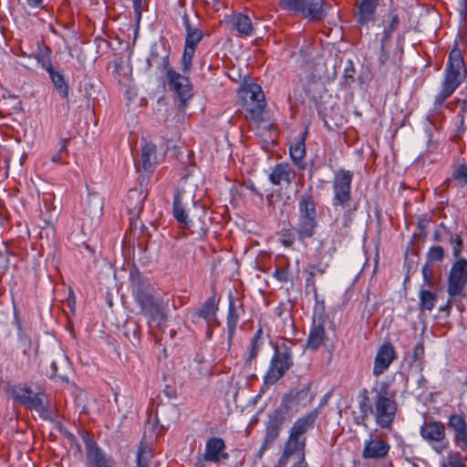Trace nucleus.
I'll use <instances>...</instances> for the list:
<instances>
[{"label":"nucleus","instance_id":"1","mask_svg":"<svg viewBox=\"0 0 467 467\" xmlns=\"http://www.w3.org/2000/svg\"><path fill=\"white\" fill-rule=\"evenodd\" d=\"M358 408L360 414L354 416L355 424L366 427L371 415L378 427L390 431L399 411L396 391L390 389L388 382H382L379 389L372 388L370 391L364 388L358 394Z\"/></svg>","mask_w":467,"mask_h":467},{"label":"nucleus","instance_id":"2","mask_svg":"<svg viewBox=\"0 0 467 467\" xmlns=\"http://www.w3.org/2000/svg\"><path fill=\"white\" fill-rule=\"evenodd\" d=\"M309 386H305L300 389H290L283 396L282 402L279 408L268 416V420L265 426V434L263 443L259 450L260 453L265 452L274 442L278 439L283 425L289 418V412L293 408H296L306 400L309 395Z\"/></svg>","mask_w":467,"mask_h":467},{"label":"nucleus","instance_id":"3","mask_svg":"<svg viewBox=\"0 0 467 467\" xmlns=\"http://www.w3.org/2000/svg\"><path fill=\"white\" fill-rule=\"evenodd\" d=\"M317 226V202L312 192H305L298 199V238L305 240L314 236Z\"/></svg>","mask_w":467,"mask_h":467},{"label":"nucleus","instance_id":"4","mask_svg":"<svg viewBox=\"0 0 467 467\" xmlns=\"http://www.w3.org/2000/svg\"><path fill=\"white\" fill-rule=\"evenodd\" d=\"M275 353L271 358L269 368L265 375L266 385H274L281 379L293 367L292 349L285 343L275 346Z\"/></svg>","mask_w":467,"mask_h":467},{"label":"nucleus","instance_id":"5","mask_svg":"<svg viewBox=\"0 0 467 467\" xmlns=\"http://www.w3.org/2000/svg\"><path fill=\"white\" fill-rule=\"evenodd\" d=\"M467 78V67L459 45L454 43L448 55L443 88H458Z\"/></svg>","mask_w":467,"mask_h":467},{"label":"nucleus","instance_id":"6","mask_svg":"<svg viewBox=\"0 0 467 467\" xmlns=\"http://www.w3.org/2000/svg\"><path fill=\"white\" fill-rule=\"evenodd\" d=\"M329 327H333V330H335V327L327 314H315L312 317L309 334L306 341V348L317 351L320 348L325 347L330 340L329 334L327 329Z\"/></svg>","mask_w":467,"mask_h":467},{"label":"nucleus","instance_id":"7","mask_svg":"<svg viewBox=\"0 0 467 467\" xmlns=\"http://www.w3.org/2000/svg\"><path fill=\"white\" fill-rule=\"evenodd\" d=\"M353 172L345 169L337 170L332 182L333 205L346 208L352 200L351 185Z\"/></svg>","mask_w":467,"mask_h":467},{"label":"nucleus","instance_id":"8","mask_svg":"<svg viewBox=\"0 0 467 467\" xmlns=\"http://www.w3.org/2000/svg\"><path fill=\"white\" fill-rule=\"evenodd\" d=\"M390 444L389 436L377 429L369 433L362 451V457L366 460H383L389 452Z\"/></svg>","mask_w":467,"mask_h":467},{"label":"nucleus","instance_id":"9","mask_svg":"<svg viewBox=\"0 0 467 467\" xmlns=\"http://www.w3.org/2000/svg\"><path fill=\"white\" fill-rule=\"evenodd\" d=\"M467 285V260H456L450 270L448 276L447 293L450 296L466 297L464 287Z\"/></svg>","mask_w":467,"mask_h":467},{"label":"nucleus","instance_id":"10","mask_svg":"<svg viewBox=\"0 0 467 467\" xmlns=\"http://www.w3.org/2000/svg\"><path fill=\"white\" fill-rule=\"evenodd\" d=\"M171 47L162 40L155 41L150 45L146 59L148 71L155 70L159 77L171 66Z\"/></svg>","mask_w":467,"mask_h":467},{"label":"nucleus","instance_id":"11","mask_svg":"<svg viewBox=\"0 0 467 467\" xmlns=\"http://www.w3.org/2000/svg\"><path fill=\"white\" fill-rule=\"evenodd\" d=\"M403 50L399 46H393L392 42L380 41L379 54V69L385 72L397 71L401 67Z\"/></svg>","mask_w":467,"mask_h":467},{"label":"nucleus","instance_id":"12","mask_svg":"<svg viewBox=\"0 0 467 467\" xmlns=\"http://www.w3.org/2000/svg\"><path fill=\"white\" fill-rule=\"evenodd\" d=\"M330 8L331 5L327 0H302L295 14L316 23L324 20Z\"/></svg>","mask_w":467,"mask_h":467},{"label":"nucleus","instance_id":"13","mask_svg":"<svg viewBox=\"0 0 467 467\" xmlns=\"http://www.w3.org/2000/svg\"><path fill=\"white\" fill-rule=\"evenodd\" d=\"M245 96L249 95L250 100L246 103L245 111L247 117L257 124L265 121L264 114L266 109L265 95L263 89H239Z\"/></svg>","mask_w":467,"mask_h":467},{"label":"nucleus","instance_id":"14","mask_svg":"<svg viewBox=\"0 0 467 467\" xmlns=\"http://www.w3.org/2000/svg\"><path fill=\"white\" fill-rule=\"evenodd\" d=\"M420 435L430 442H440L438 446L434 447L438 453H441L449 446L448 441H444L446 437L445 425L441 421H425L420 427Z\"/></svg>","mask_w":467,"mask_h":467},{"label":"nucleus","instance_id":"15","mask_svg":"<svg viewBox=\"0 0 467 467\" xmlns=\"http://www.w3.org/2000/svg\"><path fill=\"white\" fill-rule=\"evenodd\" d=\"M12 399L16 402L36 411H43L45 410L42 394L34 393L26 385L19 384L15 386L12 389Z\"/></svg>","mask_w":467,"mask_h":467},{"label":"nucleus","instance_id":"16","mask_svg":"<svg viewBox=\"0 0 467 467\" xmlns=\"http://www.w3.org/2000/svg\"><path fill=\"white\" fill-rule=\"evenodd\" d=\"M193 202L192 196L185 191H177L173 198L172 213L183 228H188L192 222L189 218V205Z\"/></svg>","mask_w":467,"mask_h":467},{"label":"nucleus","instance_id":"17","mask_svg":"<svg viewBox=\"0 0 467 467\" xmlns=\"http://www.w3.org/2000/svg\"><path fill=\"white\" fill-rule=\"evenodd\" d=\"M397 358V352L389 341L381 344L376 353L373 365V375L379 377L386 372Z\"/></svg>","mask_w":467,"mask_h":467},{"label":"nucleus","instance_id":"18","mask_svg":"<svg viewBox=\"0 0 467 467\" xmlns=\"http://www.w3.org/2000/svg\"><path fill=\"white\" fill-rule=\"evenodd\" d=\"M296 172L292 165L287 161H281L276 163L269 173L268 179L275 186L284 184L288 187L296 180Z\"/></svg>","mask_w":467,"mask_h":467},{"label":"nucleus","instance_id":"19","mask_svg":"<svg viewBox=\"0 0 467 467\" xmlns=\"http://www.w3.org/2000/svg\"><path fill=\"white\" fill-rule=\"evenodd\" d=\"M380 0H356V22L360 26H368L376 20V14Z\"/></svg>","mask_w":467,"mask_h":467},{"label":"nucleus","instance_id":"20","mask_svg":"<svg viewBox=\"0 0 467 467\" xmlns=\"http://www.w3.org/2000/svg\"><path fill=\"white\" fill-rule=\"evenodd\" d=\"M449 428L454 431V440L462 451H467V423L461 414H451L448 421Z\"/></svg>","mask_w":467,"mask_h":467},{"label":"nucleus","instance_id":"21","mask_svg":"<svg viewBox=\"0 0 467 467\" xmlns=\"http://www.w3.org/2000/svg\"><path fill=\"white\" fill-rule=\"evenodd\" d=\"M307 129L296 139L295 141L289 147V156L293 163L300 170L304 171L306 168V162L305 158L306 155V140L307 137Z\"/></svg>","mask_w":467,"mask_h":467},{"label":"nucleus","instance_id":"22","mask_svg":"<svg viewBox=\"0 0 467 467\" xmlns=\"http://www.w3.org/2000/svg\"><path fill=\"white\" fill-rule=\"evenodd\" d=\"M319 416V409H315L306 415L298 418L292 427L290 428V431L298 435L301 438H306L305 434L309 431L314 429L316 425V421Z\"/></svg>","mask_w":467,"mask_h":467},{"label":"nucleus","instance_id":"23","mask_svg":"<svg viewBox=\"0 0 467 467\" xmlns=\"http://www.w3.org/2000/svg\"><path fill=\"white\" fill-rule=\"evenodd\" d=\"M131 280V293L136 302L141 300L150 294H153V288L148 278L142 276L140 273L132 274Z\"/></svg>","mask_w":467,"mask_h":467},{"label":"nucleus","instance_id":"24","mask_svg":"<svg viewBox=\"0 0 467 467\" xmlns=\"http://www.w3.org/2000/svg\"><path fill=\"white\" fill-rule=\"evenodd\" d=\"M400 24V14L397 8H390L382 21L383 32L380 41L391 42L393 34L398 30Z\"/></svg>","mask_w":467,"mask_h":467},{"label":"nucleus","instance_id":"25","mask_svg":"<svg viewBox=\"0 0 467 467\" xmlns=\"http://www.w3.org/2000/svg\"><path fill=\"white\" fill-rule=\"evenodd\" d=\"M162 156L157 153V147L152 142L146 141L141 147V162L146 171H152L160 163Z\"/></svg>","mask_w":467,"mask_h":467},{"label":"nucleus","instance_id":"26","mask_svg":"<svg viewBox=\"0 0 467 467\" xmlns=\"http://www.w3.org/2000/svg\"><path fill=\"white\" fill-rule=\"evenodd\" d=\"M442 186L445 189H449L450 187L463 188L467 186V163L462 162L457 164L453 168L451 176L443 182Z\"/></svg>","mask_w":467,"mask_h":467},{"label":"nucleus","instance_id":"27","mask_svg":"<svg viewBox=\"0 0 467 467\" xmlns=\"http://www.w3.org/2000/svg\"><path fill=\"white\" fill-rule=\"evenodd\" d=\"M224 442L220 438H211L206 442L204 458L210 462H219L222 458H228L224 452Z\"/></svg>","mask_w":467,"mask_h":467},{"label":"nucleus","instance_id":"28","mask_svg":"<svg viewBox=\"0 0 467 467\" xmlns=\"http://www.w3.org/2000/svg\"><path fill=\"white\" fill-rule=\"evenodd\" d=\"M306 445V438H301L289 431V435L285 442L283 451L291 457L295 454H299L301 459L305 460Z\"/></svg>","mask_w":467,"mask_h":467},{"label":"nucleus","instance_id":"29","mask_svg":"<svg viewBox=\"0 0 467 467\" xmlns=\"http://www.w3.org/2000/svg\"><path fill=\"white\" fill-rule=\"evenodd\" d=\"M188 73H179L171 65L159 78H164L170 88H190Z\"/></svg>","mask_w":467,"mask_h":467},{"label":"nucleus","instance_id":"30","mask_svg":"<svg viewBox=\"0 0 467 467\" xmlns=\"http://www.w3.org/2000/svg\"><path fill=\"white\" fill-rule=\"evenodd\" d=\"M274 277L280 283H287L291 280L290 261L284 254H279L275 259Z\"/></svg>","mask_w":467,"mask_h":467},{"label":"nucleus","instance_id":"31","mask_svg":"<svg viewBox=\"0 0 467 467\" xmlns=\"http://www.w3.org/2000/svg\"><path fill=\"white\" fill-rule=\"evenodd\" d=\"M148 319V326L150 329L153 327H162L167 320L164 304L153 307L150 311L143 315Z\"/></svg>","mask_w":467,"mask_h":467},{"label":"nucleus","instance_id":"32","mask_svg":"<svg viewBox=\"0 0 467 467\" xmlns=\"http://www.w3.org/2000/svg\"><path fill=\"white\" fill-rule=\"evenodd\" d=\"M235 30L240 36H250L254 34V26L248 14L235 15Z\"/></svg>","mask_w":467,"mask_h":467},{"label":"nucleus","instance_id":"33","mask_svg":"<svg viewBox=\"0 0 467 467\" xmlns=\"http://www.w3.org/2000/svg\"><path fill=\"white\" fill-rule=\"evenodd\" d=\"M262 336L263 329L259 328L251 338L249 346L244 354L245 363L251 364V362L257 357L260 346L262 344Z\"/></svg>","mask_w":467,"mask_h":467},{"label":"nucleus","instance_id":"34","mask_svg":"<svg viewBox=\"0 0 467 467\" xmlns=\"http://www.w3.org/2000/svg\"><path fill=\"white\" fill-rule=\"evenodd\" d=\"M438 300V296L435 292L423 289L420 290V303L419 309L421 313L425 311H431Z\"/></svg>","mask_w":467,"mask_h":467},{"label":"nucleus","instance_id":"35","mask_svg":"<svg viewBox=\"0 0 467 467\" xmlns=\"http://www.w3.org/2000/svg\"><path fill=\"white\" fill-rule=\"evenodd\" d=\"M425 348L424 341L420 339L413 348L411 360L410 362V367H415L420 372H422L425 364Z\"/></svg>","mask_w":467,"mask_h":467},{"label":"nucleus","instance_id":"36","mask_svg":"<svg viewBox=\"0 0 467 467\" xmlns=\"http://www.w3.org/2000/svg\"><path fill=\"white\" fill-rule=\"evenodd\" d=\"M102 199L99 195L88 194L87 200V206L85 208V211L88 213V214L92 218L99 217L102 214Z\"/></svg>","mask_w":467,"mask_h":467},{"label":"nucleus","instance_id":"37","mask_svg":"<svg viewBox=\"0 0 467 467\" xmlns=\"http://www.w3.org/2000/svg\"><path fill=\"white\" fill-rule=\"evenodd\" d=\"M358 204H355L352 208L345 211L342 214V223L341 227L338 228L337 234L340 237H347L348 235V231L353 223V213L357 211Z\"/></svg>","mask_w":467,"mask_h":467},{"label":"nucleus","instance_id":"38","mask_svg":"<svg viewBox=\"0 0 467 467\" xmlns=\"http://www.w3.org/2000/svg\"><path fill=\"white\" fill-rule=\"evenodd\" d=\"M217 310L215 297L211 296L209 297L203 305L196 311V315L199 317H202L203 319L209 320L211 319Z\"/></svg>","mask_w":467,"mask_h":467},{"label":"nucleus","instance_id":"39","mask_svg":"<svg viewBox=\"0 0 467 467\" xmlns=\"http://www.w3.org/2000/svg\"><path fill=\"white\" fill-rule=\"evenodd\" d=\"M174 103L180 109H184L188 101L192 98V89H171Z\"/></svg>","mask_w":467,"mask_h":467},{"label":"nucleus","instance_id":"40","mask_svg":"<svg viewBox=\"0 0 467 467\" xmlns=\"http://www.w3.org/2000/svg\"><path fill=\"white\" fill-rule=\"evenodd\" d=\"M358 83L359 78L357 75L353 63L349 61L348 66L345 67L341 85L344 88H351L352 86L358 85Z\"/></svg>","mask_w":467,"mask_h":467},{"label":"nucleus","instance_id":"41","mask_svg":"<svg viewBox=\"0 0 467 467\" xmlns=\"http://www.w3.org/2000/svg\"><path fill=\"white\" fill-rule=\"evenodd\" d=\"M136 303L139 305L141 314L144 315L153 309V307L163 303V300L155 296L154 294H150Z\"/></svg>","mask_w":467,"mask_h":467},{"label":"nucleus","instance_id":"42","mask_svg":"<svg viewBox=\"0 0 467 467\" xmlns=\"http://www.w3.org/2000/svg\"><path fill=\"white\" fill-rule=\"evenodd\" d=\"M280 244L286 248H291L296 241L295 229L293 227L283 228L277 233Z\"/></svg>","mask_w":467,"mask_h":467},{"label":"nucleus","instance_id":"43","mask_svg":"<svg viewBox=\"0 0 467 467\" xmlns=\"http://www.w3.org/2000/svg\"><path fill=\"white\" fill-rule=\"evenodd\" d=\"M445 250L441 245H432L426 254V262L434 265L436 262H442L445 258Z\"/></svg>","mask_w":467,"mask_h":467},{"label":"nucleus","instance_id":"44","mask_svg":"<svg viewBox=\"0 0 467 467\" xmlns=\"http://www.w3.org/2000/svg\"><path fill=\"white\" fill-rule=\"evenodd\" d=\"M195 49L196 48L194 47L184 45V49L181 60L182 70L184 73H189L191 70Z\"/></svg>","mask_w":467,"mask_h":467},{"label":"nucleus","instance_id":"45","mask_svg":"<svg viewBox=\"0 0 467 467\" xmlns=\"http://www.w3.org/2000/svg\"><path fill=\"white\" fill-rule=\"evenodd\" d=\"M67 146H68V139H61L59 140V149L58 150L53 154L51 157V161L56 164L64 163V159L67 156Z\"/></svg>","mask_w":467,"mask_h":467},{"label":"nucleus","instance_id":"46","mask_svg":"<svg viewBox=\"0 0 467 467\" xmlns=\"http://www.w3.org/2000/svg\"><path fill=\"white\" fill-rule=\"evenodd\" d=\"M422 275L424 283L429 287L436 285V279L434 277V265L426 262L422 266Z\"/></svg>","mask_w":467,"mask_h":467},{"label":"nucleus","instance_id":"47","mask_svg":"<svg viewBox=\"0 0 467 467\" xmlns=\"http://www.w3.org/2000/svg\"><path fill=\"white\" fill-rule=\"evenodd\" d=\"M462 299L459 296H450L446 302V304L439 308L441 313H444L446 317H449L451 314V310L453 305H456L457 308L462 312L464 310V306L461 301Z\"/></svg>","mask_w":467,"mask_h":467},{"label":"nucleus","instance_id":"48","mask_svg":"<svg viewBox=\"0 0 467 467\" xmlns=\"http://www.w3.org/2000/svg\"><path fill=\"white\" fill-rule=\"evenodd\" d=\"M151 457V451L147 447L140 446L136 457L137 467H149V462Z\"/></svg>","mask_w":467,"mask_h":467},{"label":"nucleus","instance_id":"49","mask_svg":"<svg viewBox=\"0 0 467 467\" xmlns=\"http://www.w3.org/2000/svg\"><path fill=\"white\" fill-rule=\"evenodd\" d=\"M450 243L452 245L453 256L456 258V260L461 259V254L464 249L463 240L461 234H451L450 238Z\"/></svg>","mask_w":467,"mask_h":467},{"label":"nucleus","instance_id":"50","mask_svg":"<svg viewBox=\"0 0 467 467\" xmlns=\"http://www.w3.org/2000/svg\"><path fill=\"white\" fill-rule=\"evenodd\" d=\"M442 467H467L460 452H450Z\"/></svg>","mask_w":467,"mask_h":467},{"label":"nucleus","instance_id":"51","mask_svg":"<svg viewBox=\"0 0 467 467\" xmlns=\"http://www.w3.org/2000/svg\"><path fill=\"white\" fill-rule=\"evenodd\" d=\"M48 76L55 88H67V84L60 69L54 67L48 72Z\"/></svg>","mask_w":467,"mask_h":467},{"label":"nucleus","instance_id":"52","mask_svg":"<svg viewBox=\"0 0 467 467\" xmlns=\"http://www.w3.org/2000/svg\"><path fill=\"white\" fill-rule=\"evenodd\" d=\"M203 34L200 29H194L186 33L185 45L196 48L202 39Z\"/></svg>","mask_w":467,"mask_h":467},{"label":"nucleus","instance_id":"53","mask_svg":"<svg viewBox=\"0 0 467 467\" xmlns=\"http://www.w3.org/2000/svg\"><path fill=\"white\" fill-rule=\"evenodd\" d=\"M302 0H278L280 6L287 11L295 13Z\"/></svg>","mask_w":467,"mask_h":467},{"label":"nucleus","instance_id":"54","mask_svg":"<svg viewBox=\"0 0 467 467\" xmlns=\"http://www.w3.org/2000/svg\"><path fill=\"white\" fill-rule=\"evenodd\" d=\"M455 89H442L439 95L435 98V107H441L443 102L451 96Z\"/></svg>","mask_w":467,"mask_h":467},{"label":"nucleus","instance_id":"55","mask_svg":"<svg viewBox=\"0 0 467 467\" xmlns=\"http://www.w3.org/2000/svg\"><path fill=\"white\" fill-rule=\"evenodd\" d=\"M234 312V298L232 296V294L229 293V318H228V335L229 339L232 338V336L234 335V323L232 320V315Z\"/></svg>","mask_w":467,"mask_h":467},{"label":"nucleus","instance_id":"56","mask_svg":"<svg viewBox=\"0 0 467 467\" xmlns=\"http://www.w3.org/2000/svg\"><path fill=\"white\" fill-rule=\"evenodd\" d=\"M455 106H460V116H461V122L463 123L464 116L467 113V95H465L463 98H459L455 101Z\"/></svg>","mask_w":467,"mask_h":467},{"label":"nucleus","instance_id":"57","mask_svg":"<svg viewBox=\"0 0 467 467\" xmlns=\"http://www.w3.org/2000/svg\"><path fill=\"white\" fill-rule=\"evenodd\" d=\"M240 88H261V83H258L257 78L251 76H245Z\"/></svg>","mask_w":467,"mask_h":467},{"label":"nucleus","instance_id":"58","mask_svg":"<svg viewBox=\"0 0 467 467\" xmlns=\"http://www.w3.org/2000/svg\"><path fill=\"white\" fill-rule=\"evenodd\" d=\"M37 61L41 65L42 68H44L47 73L55 67L52 65V62L48 57H45V56L38 57Z\"/></svg>","mask_w":467,"mask_h":467},{"label":"nucleus","instance_id":"59","mask_svg":"<svg viewBox=\"0 0 467 467\" xmlns=\"http://www.w3.org/2000/svg\"><path fill=\"white\" fill-rule=\"evenodd\" d=\"M430 222V218L427 216L420 217L418 220V229L420 230V234L425 237L427 235L426 227Z\"/></svg>","mask_w":467,"mask_h":467},{"label":"nucleus","instance_id":"60","mask_svg":"<svg viewBox=\"0 0 467 467\" xmlns=\"http://www.w3.org/2000/svg\"><path fill=\"white\" fill-rule=\"evenodd\" d=\"M291 456L282 451L280 458L278 459L275 467H285Z\"/></svg>","mask_w":467,"mask_h":467},{"label":"nucleus","instance_id":"61","mask_svg":"<svg viewBox=\"0 0 467 467\" xmlns=\"http://www.w3.org/2000/svg\"><path fill=\"white\" fill-rule=\"evenodd\" d=\"M306 283L307 287L312 286V288L315 290L316 282H315V272L313 270L307 272Z\"/></svg>","mask_w":467,"mask_h":467},{"label":"nucleus","instance_id":"62","mask_svg":"<svg viewBox=\"0 0 467 467\" xmlns=\"http://www.w3.org/2000/svg\"><path fill=\"white\" fill-rule=\"evenodd\" d=\"M44 0H26V3L31 8H41L43 7Z\"/></svg>","mask_w":467,"mask_h":467},{"label":"nucleus","instance_id":"63","mask_svg":"<svg viewBox=\"0 0 467 467\" xmlns=\"http://www.w3.org/2000/svg\"><path fill=\"white\" fill-rule=\"evenodd\" d=\"M182 23L185 27L186 33L195 29V28L192 27V26L190 24L189 16L186 14H184L182 16Z\"/></svg>","mask_w":467,"mask_h":467},{"label":"nucleus","instance_id":"64","mask_svg":"<svg viewBox=\"0 0 467 467\" xmlns=\"http://www.w3.org/2000/svg\"><path fill=\"white\" fill-rule=\"evenodd\" d=\"M137 96V89H126L125 97L129 102L131 101Z\"/></svg>","mask_w":467,"mask_h":467}]
</instances>
